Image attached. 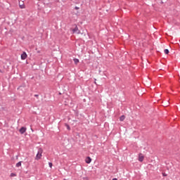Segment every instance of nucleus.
<instances>
[{
    "label": "nucleus",
    "mask_w": 180,
    "mask_h": 180,
    "mask_svg": "<svg viewBox=\"0 0 180 180\" xmlns=\"http://www.w3.org/2000/svg\"><path fill=\"white\" fill-rule=\"evenodd\" d=\"M49 165L50 168H53V163L49 162Z\"/></svg>",
    "instance_id": "13"
},
{
    "label": "nucleus",
    "mask_w": 180,
    "mask_h": 180,
    "mask_svg": "<svg viewBox=\"0 0 180 180\" xmlns=\"http://www.w3.org/2000/svg\"><path fill=\"white\" fill-rule=\"evenodd\" d=\"M42 154H43V148H40L38 150V153L35 157V160H37V161H39V160H41Z\"/></svg>",
    "instance_id": "1"
},
{
    "label": "nucleus",
    "mask_w": 180,
    "mask_h": 180,
    "mask_svg": "<svg viewBox=\"0 0 180 180\" xmlns=\"http://www.w3.org/2000/svg\"><path fill=\"white\" fill-rule=\"evenodd\" d=\"M65 126L67 127L68 130H71L70 125H68V124H65Z\"/></svg>",
    "instance_id": "11"
},
{
    "label": "nucleus",
    "mask_w": 180,
    "mask_h": 180,
    "mask_svg": "<svg viewBox=\"0 0 180 180\" xmlns=\"http://www.w3.org/2000/svg\"><path fill=\"white\" fill-rule=\"evenodd\" d=\"M11 176H16V174H15V173H11Z\"/></svg>",
    "instance_id": "14"
},
{
    "label": "nucleus",
    "mask_w": 180,
    "mask_h": 180,
    "mask_svg": "<svg viewBox=\"0 0 180 180\" xmlns=\"http://www.w3.org/2000/svg\"><path fill=\"white\" fill-rule=\"evenodd\" d=\"M72 32L73 33H79V32H78V27H75L73 30H72Z\"/></svg>",
    "instance_id": "7"
},
{
    "label": "nucleus",
    "mask_w": 180,
    "mask_h": 180,
    "mask_svg": "<svg viewBox=\"0 0 180 180\" xmlns=\"http://www.w3.org/2000/svg\"><path fill=\"white\" fill-rule=\"evenodd\" d=\"M26 130H27L26 127H22L20 129L19 131L20 134H24L25 133H26Z\"/></svg>",
    "instance_id": "3"
},
{
    "label": "nucleus",
    "mask_w": 180,
    "mask_h": 180,
    "mask_svg": "<svg viewBox=\"0 0 180 180\" xmlns=\"http://www.w3.org/2000/svg\"><path fill=\"white\" fill-rule=\"evenodd\" d=\"M19 6L20 9H25V8H26V6H25V3H23V1L19 3Z\"/></svg>",
    "instance_id": "5"
},
{
    "label": "nucleus",
    "mask_w": 180,
    "mask_h": 180,
    "mask_svg": "<svg viewBox=\"0 0 180 180\" xmlns=\"http://www.w3.org/2000/svg\"><path fill=\"white\" fill-rule=\"evenodd\" d=\"M15 167H17V168H19V167H22V162H18L16 165Z\"/></svg>",
    "instance_id": "8"
},
{
    "label": "nucleus",
    "mask_w": 180,
    "mask_h": 180,
    "mask_svg": "<svg viewBox=\"0 0 180 180\" xmlns=\"http://www.w3.org/2000/svg\"><path fill=\"white\" fill-rule=\"evenodd\" d=\"M26 58H27V54L26 53V52H23L21 55V59L26 60Z\"/></svg>",
    "instance_id": "4"
},
{
    "label": "nucleus",
    "mask_w": 180,
    "mask_h": 180,
    "mask_svg": "<svg viewBox=\"0 0 180 180\" xmlns=\"http://www.w3.org/2000/svg\"><path fill=\"white\" fill-rule=\"evenodd\" d=\"M73 61H74L75 64H78V63H79V60L77 58H74Z\"/></svg>",
    "instance_id": "10"
},
{
    "label": "nucleus",
    "mask_w": 180,
    "mask_h": 180,
    "mask_svg": "<svg viewBox=\"0 0 180 180\" xmlns=\"http://www.w3.org/2000/svg\"><path fill=\"white\" fill-rule=\"evenodd\" d=\"M92 161V159L90 157H87L85 160V162H86V164H91Z\"/></svg>",
    "instance_id": "6"
},
{
    "label": "nucleus",
    "mask_w": 180,
    "mask_h": 180,
    "mask_svg": "<svg viewBox=\"0 0 180 180\" xmlns=\"http://www.w3.org/2000/svg\"><path fill=\"white\" fill-rule=\"evenodd\" d=\"M139 161H140V162H143V161H144V155L143 153L139 154Z\"/></svg>",
    "instance_id": "2"
},
{
    "label": "nucleus",
    "mask_w": 180,
    "mask_h": 180,
    "mask_svg": "<svg viewBox=\"0 0 180 180\" xmlns=\"http://www.w3.org/2000/svg\"><path fill=\"white\" fill-rule=\"evenodd\" d=\"M165 53L168 54L169 53V51L168 49H165Z\"/></svg>",
    "instance_id": "12"
},
{
    "label": "nucleus",
    "mask_w": 180,
    "mask_h": 180,
    "mask_svg": "<svg viewBox=\"0 0 180 180\" xmlns=\"http://www.w3.org/2000/svg\"><path fill=\"white\" fill-rule=\"evenodd\" d=\"M163 176H167V174L162 173Z\"/></svg>",
    "instance_id": "15"
},
{
    "label": "nucleus",
    "mask_w": 180,
    "mask_h": 180,
    "mask_svg": "<svg viewBox=\"0 0 180 180\" xmlns=\"http://www.w3.org/2000/svg\"><path fill=\"white\" fill-rule=\"evenodd\" d=\"M124 119H126V117H125L124 115H122V116L120 117V122H123V120H124Z\"/></svg>",
    "instance_id": "9"
},
{
    "label": "nucleus",
    "mask_w": 180,
    "mask_h": 180,
    "mask_svg": "<svg viewBox=\"0 0 180 180\" xmlns=\"http://www.w3.org/2000/svg\"><path fill=\"white\" fill-rule=\"evenodd\" d=\"M112 180H117V179H116V178H114V179H112Z\"/></svg>",
    "instance_id": "16"
}]
</instances>
